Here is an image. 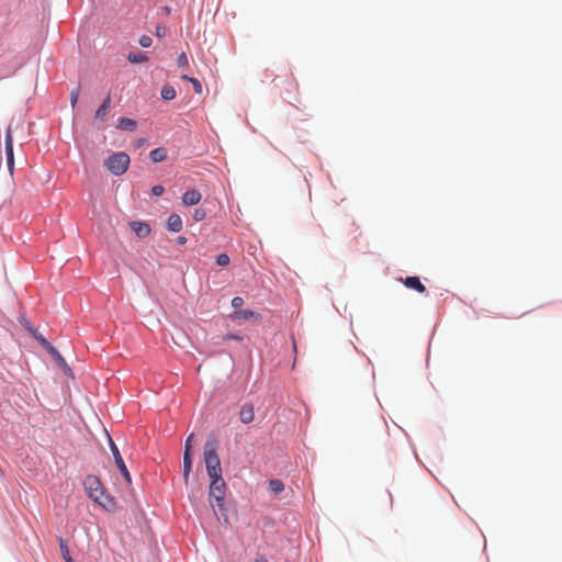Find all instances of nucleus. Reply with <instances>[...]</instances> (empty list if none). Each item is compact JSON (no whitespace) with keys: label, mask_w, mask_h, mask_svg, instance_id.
Here are the masks:
<instances>
[{"label":"nucleus","mask_w":562,"mask_h":562,"mask_svg":"<svg viewBox=\"0 0 562 562\" xmlns=\"http://www.w3.org/2000/svg\"><path fill=\"white\" fill-rule=\"evenodd\" d=\"M111 111V97L106 95L102 104L98 108L94 114V122L100 125L106 121V117Z\"/></svg>","instance_id":"0eeeda50"},{"label":"nucleus","mask_w":562,"mask_h":562,"mask_svg":"<svg viewBox=\"0 0 562 562\" xmlns=\"http://www.w3.org/2000/svg\"><path fill=\"white\" fill-rule=\"evenodd\" d=\"M161 98L166 101L173 100L176 98V90L172 86L165 85L161 89Z\"/></svg>","instance_id":"aec40b11"},{"label":"nucleus","mask_w":562,"mask_h":562,"mask_svg":"<svg viewBox=\"0 0 562 562\" xmlns=\"http://www.w3.org/2000/svg\"><path fill=\"white\" fill-rule=\"evenodd\" d=\"M243 304H244V300H243V297H240V296H235V297H233V300H232V306H233L234 308H240V307L243 306Z\"/></svg>","instance_id":"c85d7f7f"},{"label":"nucleus","mask_w":562,"mask_h":562,"mask_svg":"<svg viewBox=\"0 0 562 562\" xmlns=\"http://www.w3.org/2000/svg\"><path fill=\"white\" fill-rule=\"evenodd\" d=\"M110 447H111V451H112L116 467L119 468V470H120L121 474L123 475V477L125 479L126 483L130 484L132 482L131 474L127 470V467L124 463V460L119 451V448L111 439H110Z\"/></svg>","instance_id":"423d86ee"},{"label":"nucleus","mask_w":562,"mask_h":562,"mask_svg":"<svg viewBox=\"0 0 562 562\" xmlns=\"http://www.w3.org/2000/svg\"><path fill=\"white\" fill-rule=\"evenodd\" d=\"M177 64H178V67H180V68L189 67V60H188L186 53H181L179 55Z\"/></svg>","instance_id":"393cba45"},{"label":"nucleus","mask_w":562,"mask_h":562,"mask_svg":"<svg viewBox=\"0 0 562 562\" xmlns=\"http://www.w3.org/2000/svg\"><path fill=\"white\" fill-rule=\"evenodd\" d=\"M155 34L158 37H164L166 35V27L161 26V25H157Z\"/></svg>","instance_id":"7c9ffc66"},{"label":"nucleus","mask_w":562,"mask_h":562,"mask_svg":"<svg viewBox=\"0 0 562 562\" xmlns=\"http://www.w3.org/2000/svg\"><path fill=\"white\" fill-rule=\"evenodd\" d=\"M5 156H7V166L10 173H13L14 169V155H13V146L12 143H5Z\"/></svg>","instance_id":"f3484780"},{"label":"nucleus","mask_w":562,"mask_h":562,"mask_svg":"<svg viewBox=\"0 0 562 562\" xmlns=\"http://www.w3.org/2000/svg\"><path fill=\"white\" fill-rule=\"evenodd\" d=\"M178 243H179V244H181V245H183V244H186V243H187V238H186V237H183V236H180V237H178Z\"/></svg>","instance_id":"473e14b6"},{"label":"nucleus","mask_w":562,"mask_h":562,"mask_svg":"<svg viewBox=\"0 0 562 562\" xmlns=\"http://www.w3.org/2000/svg\"><path fill=\"white\" fill-rule=\"evenodd\" d=\"M83 486L91 499L100 497L104 491L101 481L94 475H88L83 481Z\"/></svg>","instance_id":"20e7f679"},{"label":"nucleus","mask_w":562,"mask_h":562,"mask_svg":"<svg viewBox=\"0 0 562 562\" xmlns=\"http://www.w3.org/2000/svg\"><path fill=\"white\" fill-rule=\"evenodd\" d=\"M209 496L214 499L220 510L224 508V498L226 494V484L222 476L211 477Z\"/></svg>","instance_id":"7ed1b4c3"},{"label":"nucleus","mask_w":562,"mask_h":562,"mask_svg":"<svg viewBox=\"0 0 562 562\" xmlns=\"http://www.w3.org/2000/svg\"><path fill=\"white\" fill-rule=\"evenodd\" d=\"M5 140H7V142L12 140V135H11V125H10V126H9V128H8L7 136H5Z\"/></svg>","instance_id":"2f4dec72"},{"label":"nucleus","mask_w":562,"mask_h":562,"mask_svg":"<svg viewBox=\"0 0 562 562\" xmlns=\"http://www.w3.org/2000/svg\"><path fill=\"white\" fill-rule=\"evenodd\" d=\"M192 440H193V434H191L187 440L184 446V452H183V480L184 483H188L189 475L192 469Z\"/></svg>","instance_id":"39448f33"},{"label":"nucleus","mask_w":562,"mask_h":562,"mask_svg":"<svg viewBox=\"0 0 562 562\" xmlns=\"http://www.w3.org/2000/svg\"><path fill=\"white\" fill-rule=\"evenodd\" d=\"M255 562H267L263 558L256 559Z\"/></svg>","instance_id":"f704fd0d"},{"label":"nucleus","mask_w":562,"mask_h":562,"mask_svg":"<svg viewBox=\"0 0 562 562\" xmlns=\"http://www.w3.org/2000/svg\"><path fill=\"white\" fill-rule=\"evenodd\" d=\"M202 199V194L193 189V190H189L187 191L183 195H182V203L187 206H192V205H196Z\"/></svg>","instance_id":"9b49d317"},{"label":"nucleus","mask_w":562,"mask_h":562,"mask_svg":"<svg viewBox=\"0 0 562 562\" xmlns=\"http://www.w3.org/2000/svg\"><path fill=\"white\" fill-rule=\"evenodd\" d=\"M151 43H153V40H151V37H150V36H148V35H142V36L139 37V45H140L142 47H144V48L149 47V46L151 45Z\"/></svg>","instance_id":"bb28decb"},{"label":"nucleus","mask_w":562,"mask_h":562,"mask_svg":"<svg viewBox=\"0 0 562 562\" xmlns=\"http://www.w3.org/2000/svg\"><path fill=\"white\" fill-rule=\"evenodd\" d=\"M116 127L121 131H135L137 122L130 117H121L117 120Z\"/></svg>","instance_id":"4468645a"},{"label":"nucleus","mask_w":562,"mask_h":562,"mask_svg":"<svg viewBox=\"0 0 562 562\" xmlns=\"http://www.w3.org/2000/svg\"><path fill=\"white\" fill-rule=\"evenodd\" d=\"M60 552L66 562H74L70 554L67 544L64 542L63 539L59 541Z\"/></svg>","instance_id":"4be33fe9"},{"label":"nucleus","mask_w":562,"mask_h":562,"mask_svg":"<svg viewBox=\"0 0 562 562\" xmlns=\"http://www.w3.org/2000/svg\"><path fill=\"white\" fill-rule=\"evenodd\" d=\"M131 159L126 153H115L104 161L105 168L114 176H122L126 172Z\"/></svg>","instance_id":"f03ea898"},{"label":"nucleus","mask_w":562,"mask_h":562,"mask_svg":"<svg viewBox=\"0 0 562 562\" xmlns=\"http://www.w3.org/2000/svg\"><path fill=\"white\" fill-rule=\"evenodd\" d=\"M165 189L162 186H154L153 189H151V193L156 196H159L164 193Z\"/></svg>","instance_id":"c756f323"},{"label":"nucleus","mask_w":562,"mask_h":562,"mask_svg":"<svg viewBox=\"0 0 562 562\" xmlns=\"http://www.w3.org/2000/svg\"><path fill=\"white\" fill-rule=\"evenodd\" d=\"M403 283L408 289L415 290L419 293H424L426 291L425 285L422 283L418 277H407L403 280Z\"/></svg>","instance_id":"ddd939ff"},{"label":"nucleus","mask_w":562,"mask_h":562,"mask_svg":"<svg viewBox=\"0 0 562 562\" xmlns=\"http://www.w3.org/2000/svg\"><path fill=\"white\" fill-rule=\"evenodd\" d=\"M149 156L154 162L164 161L167 158V149L165 147H158L151 150Z\"/></svg>","instance_id":"a211bd4d"},{"label":"nucleus","mask_w":562,"mask_h":562,"mask_svg":"<svg viewBox=\"0 0 562 562\" xmlns=\"http://www.w3.org/2000/svg\"><path fill=\"white\" fill-rule=\"evenodd\" d=\"M182 79L190 81L193 85L194 91L196 93H199V94L202 93V85H201V82L198 79L191 78V77H188V76H182Z\"/></svg>","instance_id":"5701e85b"},{"label":"nucleus","mask_w":562,"mask_h":562,"mask_svg":"<svg viewBox=\"0 0 562 562\" xmlns=\"http://www.w3.org/2000/svg\"><path fill=\"white\" fill-rule=\"evenodd\" d=\"M35 337L43 347H45L52 355L56 356L57 359L66 367L64 359L60 357L57 350L42 335H35Z\"/></svg>","instance_id":"dca6fc26"},{"label":"nucleus","mask_w":562,"mask_h":562,"mask_svg":"<svg viewBox=\"0 0 562 562\" xmlns=\"http://www.w3.org/2000/svg\"><path fill=\"white\" fill-rule=\"evenodd\" d=\"M130 226L139 238H146L151 232L150 226L144 222L134 221Z\"/></svg>","instance_id":"9d476101"},{"label":"nucleus","mask_w":562,"mask_h":562,"mask_svg":"<svg viewBox=\"0 0 562 562\" xmlns=\"http://www.w3.org/2000/svg\"><path fill=\"white\" fill-rule=\"evenodd\" d=\"M255 418L254 406L244 404L239 411V419L243 424H250Z\"/></svg>","instance_id":"f8f14e48"},{"label":"nucleus","mask_w":562,"mask_h":562,"mask_svg":"<svg viewBox=\"0 0 562 562\" xmlns=\"http://www.w3.org/2000/svg\"><path fill=\"white\" fill-rule=\"evenodd\" d=\"M203 459L210 477L222 476V467L217 454V441L209 439L204 446Z\"/></svg>","instance_id":"f257e3e1"},{"label":"nucleus","mask_w":562,"mask_h":562,"mask_svg":"<svg viewBox=\"0 0 562 562\" xmlns=\"http://www.w3.org/2000/svg\"><path fill=\"white\" fill-rule=\"evenodd\" d=\"M92 499L106 510H114L116 508V502L114 497H112L109 494H105L104 491L102 492V495L100 497L98 496V498Z\"/></svg>","instance_id":"1a4fd4ad"},{"label":"nucleus","mask_w":562,"mask_h":562,"mask_svg":"<svg viewBox=\"0 0 562 562\" xmlns=\"http://www.w3.org/2000/svg\"><path fill=\"white\" fill-rule=\"evenodd\" d=\"M229 257L227 254H221L216 257V263L221 267H226L229 265Z\"/></svg>","instance_id":"b1692460"},{"label":"nucleus","mask_w":562,"mask_h":562,"mask_svg":"<svg viewBox=\"0 0 562 562\" xmlns=\"http://www.w3.org/2000/svg\"><path fill=\"white\" fill-rule=\"evenodd\" d=\"M78 98H79V89H75L71 91L70 93V104L72 108L76 106L77 102H78Z\"/></svg>","instance_id":"cd10ccee"},{"label":"nucleus","mask_w":562,"mask_h":562,"mask_svg":"<svg viewBox=\"0 0 562 562\" xmlns=\"http://www.w3.org/2000/svg\"><path fill=\"white\" fill-rule=\"evenodd\" d=\"M229 317L233 321H252V322L260 321V314L257 312H254V311H249V310L235 311L233 314H231Z\"/></svg>","instance_id":"6e6552de"},{"label":"nucleus","mask_w":562,"mask_h":562,"mask_svg":"<svg viewBox=\"0 0 562 562\" xmlns=\"http://www.w3.org/2000/svg\"><path fill=\"white\" fill-rule=\"evenodd\" d=\"M227 338L228 339H235V340H240L241 339V337L237 336V335H228Z\"/></svg>","instance_id":"72a5a7b5"},{"label":"nucleus","mask_w":562,"mask_h":562,"mask_svg":"<svg viewBox=\"0 0 562 562\" xmlns=\"http://www.w3.org/2000/svg\"><path fill=\"white\" fill-rule=\"evenodd\" d=\"M269 488L273 493H280L284 490V484L281 480L272 479L269 481Z\"/></svg>","instance_id":"412c9836"},{"label":"nucleus","mask_w":562,"mask_h":562,"mask_svg":"<svg viewBox=\"0 0 562 562\" xmlns=\"http://www.w3.org/2000/svg\"><path fill=\"white\" fill-rule=\"evenodd\" d=\"M127 60L132 64L145 63L148 60V56L146 53L143 52H131L127 55Z\"/></svg>","instance_id":"6ab92c4d"},{"label":"nucleus","mask_w":562,"mask_h":562,"mask_svg":"<svg viewBox=\"0 0 562 562\" xmlns=\"http://www.w3.org/2000/svg\"><path fill=\"white\" fill-rule=\"evenodd\" d=\"M206 216V212L203 209H195L193 213V218L196 222L203 221Z\"/></svg>","instance_id":"a878e982"},{"label":"nucleus","mask_w":562,"mask_h":562,"mask_svg":"<svg viewBox=\"0 0 562 562\" xmlns=\"http://www.w3.org/2000/svg\"><path fill=\"white\" fill-rule=\"evenodd\" d=\"M168 229L178 233L182 228V220L178 214H171L167 222Z\"/></svg>","instance_id":"2eb2a0df"}]
</instances>
